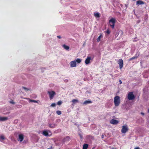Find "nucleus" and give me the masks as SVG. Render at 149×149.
<instances>
[{
  "label": "nucleus",
  "instance_id": "a211bd4d",
  "mask_svg": "<svg viewBox=\"0 0 149 149\" xmlns=\"http://www.w3.org/2000/svg\"><path fill=\"white\" fill-rule=\"evenodd\" d=\"M56 126L55 124H50L49 125V127L51 128H54Z\"/></svg>",
  "mask_w": 149,
  "mask_h": 149
},
{
  "label": "nucleus",
  "instance_id": "7ed1b4c3",
  "mask_svg": "<svg viewBox=\"0 0 149 149\" xmlns=\"http://www.w3.org/2000/svg\"><path fill=\"white\" fill-rule=\"evenodd\" d=\"M42 134L44 136H50L52 135V133L49 130H44L43 131Z\"/></svg>",
  "mask_w": 149,
  "mask_h": 149
},
{
  "label": "nucleus",
  "instance_id": "20e7f679",
  "mask_svg": "<svg viewBox=\"0 0 149 149\" xmlns=\"http://www.w3.org/2000/svg\"><path fill=\"white\" fill-rule=\"evenodd\" d=\"M48 93L49 95V97L50 99H52L55 95H56V93L53 91H49Z\"/></svg>",
  "mask_w": 149,
  "mask_h": 149
},
{
  "label": "nucleus",
  "instance_id": "e433bc0d",
  "mask_svg": "<svg viewBox=\"0 0 149 149\" xmlns=\"http://www.w3.org/2000/svg\"><path fill=\"white\" fill-rule=\"evenodd\" d=\"M68 137H67L66 138V139H68Z\"/></svg>",
  "mask_w": 149,
  "mask_h": 149
},
{
  "label": "nucleus",
  "instance_id": "393cba45",
  "mask_svg": "<svg viewBox=\"0 0 149 149\" xmlns=\"http://www.w3.org/2000/svg\"><path fill=\"white\" fill-rule=\"evenodd\" d=\"M56 104L55 103H53L51 105V107H54L56 106Z\"/></svg>",
  "mask_w": 149,
  "mask_h": 149
},
{
  "label": "nucleus",
  "instance_id": "cd10ccee",
  "mask_svg": "<svg viewBox=\"0 0 149 149\" xmlns=\"http://www.w3.org/2000/svg\"><path fill=\"white\" fill-rule=\"evenodd\" d=\"M110 31L109 29H107V33L108 34H109L110 33Z\"/></svg>",
  "mask_w": 149,
  "mask_h": 149
},
{
  "label": "nucleus",
  "instance_id": "7c9ffc66",
  "mask_svg": "<svg viewBox=\"0 0 149 149\" xmlns=\"http://www.w3.org/2000/svg\"><path fill=\"white\" fill-rule=\"evenodd\" d=\"M57 37L59 38H61V37L60 36H57Z\"/></svg>",
  "mask_w": 149,
  "mask_h": 149
},
{
  "label": "nucleus",
  "instance_id": "dca6fc26",
  "mask_svg": "<svg viewBox=\"0 0 149 149\" xmlns=\"http://www.w3.org/2000/svg\"><path fill=\"white\" fill-rule=\"evenodd\" d=\"M92 103L91 101L86 100L83 103V104H88L91 103Z\"/></svg>",
  "mask_w": 149,
  "mask_h": 149
},
{
  "label": "nucleus",
  "instance_id": "2f4dec72",
  "mask_svg": "<svg viewBox=\"0 0 149 149\" xmlns=\"http://www.w3.org/2000/svg\"><path fill=\"white\" fill-rule=\"evenodd\" d=\"M119 82H120V84H122V81H121L120 80Z\"/></svg>",
  "mask_w": 149,
  "mask_h": 149
},
{
  "label": "nucleus",
  "instance_id": "ddd939ff",
  "mask_svg": "<svg viewBox=\"0 0 149 149\" xmlns=\"http://www.w3.org/2000/svg\"><path fill=\"white\" fill-rule=\"evenodd\" d=\"M5 139L4 136L3 135H0V141L1 142H3Z\"/></svg>",
  "mask_w": 149,
  "mask_h": 149
},
{
  "label": "nucleus",
  "instance_id": "4468645a",
  "mask_svg": "<svg viewBox=\"0 0 149 149\" xmlns=\"http://www.w3.org/2000/svg\"><path fill=\"white\" fill-rule=\"evenodd\" d=\"M72 105H74L75 103L78 102L79 101L77 100L74 99L72 100Z\"/></svg>",
  "mask_w": 149,
  "mask_h": 149
},
{
  "label": "nucleus",
  "instance_id": "0eeeda50",
  "mask_svg": "<svg viewBox=\"0 0 149 149\" xmlns=\"http://www.w3.org/2000/svg\"><path fill=\"white\" fill-rule=\"evenodd\" d=\"M115 21V19L113 18L111 19L109 21V25L113 28L114 27Z\"/></svg>",
  "mask_w": 149,
  "mask_h": 149
},
{
  "label": "nucleus",
  "instance_id": "f8f14e48",
  "mask_svg": "<svg viewBox=\"0 0 149 149\" xmlns=\"http://www.w3.org/2000/svg\"><path fill=\"white\" fill-rule=\"evenodd\" d=\"M7 119L8 118L7 117L0 116V121H4L7 120Z\"/></svg>",
  "mask_w": 149,
  "mask_h": 149
},
{
  "label": "nucleus",
  "instance_id": "72a5a7b5",
  "mask_svg": "<svg viewBox=\"0 0 149 149\" xmlns=\"http://www.w3.org/2000/svg\"><path fill=\"white\" fill-rule=\"evenodd\" d=\"M141 114L143 115H144V113H141Z\"/></svg>",
  "mask_w": 149,
  "mask_h": 149
},
{
  "label": "nucleus",
  "instance_id": "a878e982",
  "mask_svg": "<svg viewBox=\"0 0 149 149\" xmlns=\"http://www.w3.org/2000/svg\"><path fill=\"white\" fill-rule=\"evenodd\" d=\"M22 88L24 89L26 91H28L30 90L29 89L27 88H26V87H23Z\"/></svg>",
  "mask_w": 149,
  "mask_h": 149
},
{
  "label": "nucleus",
  "instance_id": "6ab92c4d",
  "mask_svg": "<svg viewBox=\"0 0 149 149\" xmlns=\"http://www.w3.org/2000/svg\"><path fill=\"white\" fill-rule=\"evenodd\" d=\"M144 4V3L143 2L139 0L137 1L136 2L137 4Z\"/></svg>",
  "mask_w": 149,
  "mask_h": 149
},
{
  "label": "nucleus",
  "instance_id": "f257e3e1",
  "mask_svg": "<svg viewBox=\"0 0 149 149\" xmlns=\"http://www.w3.org/2000/svg\"><path fill=\"white\" fill-rule=\"evenodd\" d=\"M82 61L81 58H77L73 61H71L70 63V65L71 67H75L77 66V63H80Z\"/></svg>",
  "mask_w": 149,
  "mask_h": 149
},
{
  "label": "nucleus",
  "instance_id": "9d476101",
  "mask_svg": "<svg viewBox=\"0 0 149 149\" xmlns=\"http://www.w3.org/2000/svg\"><path fill=\"white\" fill-rule=\"evenodd\" d=\"M110 123L111 124L115 125L118 124L119 123V121L117 120L112 119L110 120Z\"/></svg>",
  "mask_w": 149,
  "mask_h": 149
},
{
  "label": "nucleus",
  "instance_id": "b1692460",
  "mask_svg": "<svg viewBox=\"0 0 149 149\" xmlns=\"http://www.w3.org/2000/svg\"><path fill=\"white\" fill-rule=\"evenodd\" d=\"M56 113L58 115H60L61 114V111H56Z\"/></svg>",
  "mask_w": 149,
  "mask_h": 149
},
{
  "label": "nucleus",
  "instance_id": "5701e85b",
  "mask_svg": "<svg viewBox=\"0 0 149 149\" xmlns=\"http://www.w3.org/2000/svg\"><path fill=\"white\" fill-rule=\"evenodd\" d=\"M29 102H33L35 103H37V101L34 100H29Z\"/></svg>",
  "mask_w": 149,
  "mask_h": 149
},
{
  "label": "nucleus",
  "instance_id": "412c9836",
  "mask_svg": "<svg viewBox=\"0 0 149 149\" xmlns=\"http://www.w3.org/2000/svg\"><path fill=\"white\" fill-rule=\"evenodd\" d=\"M102 35L101 34L98 37V38L97 39V42H99L100 40V38L102 37Z\"/></svg>",
  "mask_w": 149,
  "mask_h": 149
},
{
  "label": "nucleus",
  "instance_id": "f03ea898",
  "mask_svg": "<svg viewBox=\"0 0 149 149\" xmlns=\"http://www.w3.org/2000/svg\"><path fill=\"white\" fill-rule=\"evenodd\" d=\"M114 102L116 106H118L120 103V97L118 96H116L114 99Z\"/></svg>",
  "mask_w": 149,
  "mask_h": 149
},
{
  "label": "nucleus",
  "instance_id": "f704fd0d",
  "mask_svg": "<svg viewBox=\"0 0 149 149\" xmlns=\"http://www.w3.org/2000/svg\"><path fill=\"white\" fill-rule=\"evenodd\" d=\"M133 1H136V0H132Z\"/></svg>",
  "mask_w": 149,
  "mask_h": 149
},
{
  "label": "nucleus",
  "instance_id": "1a4fd4ad",
  "mask_svg": "<svg viewBox=\"0 0 149 149\" xmlns=\"http://www.w3.org/2000/svg\"><path fill=\"white\" fill-rule=\"evenodd\" d=\"M91 60H92L91 57L90 56H87L86 58L85 61V62L86 65L88 64Z\"/></svg>",
  "mask_w": 149,
  "mask_h": 149
},
{
  "label": "nucleus",
  "instance_id": "9b49d317",
  "mask_svg": "<svg viewBox=\"0 0 149 149\" xmlns=\"http://www.w3.org/2000/svg\"><path fill=\"white\" fill-rule=\"evenodd\" d=\"M24 138V135L22 134H19V135L18 140L20 142L22 141Z\"/></svg>",
  "mask_w": 149,
  "mask_h": 149
},
{
  "label": "nucleus",
  "instance_id": "6e6552de",
  "mask_svg": "<svg viewBox=\"0 0 149 149\" xmlns=\"http://www.w3.org/2000/svg\"><path fill=\"white\" fill-rule=\"evenodd\" d=\"M118 63L119 65L120 68L121 69L123 66V61L122 59H120L118 61Z\"/></svg>",
  "mask_w": 149,
  "mask_h": 149
},
{
  "label": "nucleus",
  "instance_id": "423d86ee",
  "mask_svg": "<svg viewBox=\"0 0 149 149\" xmlns=\"http://www.w3.org/2000/svg\"><path fill=\"white\" fill-rule=\"evenodd\" d=\"M134 96L133 92H129L127 95L128 99L129 100H132L134 98Z\"/></svg>",
  "mask_w": 149,
  "mask_h": 149
},
{
  "label": "nucleus",
  "instance_id": "c9c22d12",
  "mask_svg": "<svg viewBox=\"0 0 149 149\" xmlns=\"http://www.w3.org/2000/svg\"><path fill=\"white\" fill-rule=\"evenodd\" d=\"M148 112H149V109L148 110Z\"/></svg>",
  "mask_w": 149,
  "mask_h": 149
},
{
  "label": "nucleus",
  "instance_id": "2eb2a0df",
  "mask_svg": "<svg viewBox=\"0 0 149 149\" xmlns=\"http://www.w3.org/2000/svg\"><path fill=\"white\" fill-rule=\"evenodd\" d=\"M94 16L96 18L100 17V14L99 13H94Z\"/></svg>",
  "mask_w": 149,
  "mask_h": 149
},
{
  "label": "nucleus",
  "instance_id": "f3484780",
  "mask_svg": "<svg viewBox=\"0 0 149 149\" xmlns=\"http://www.w3.org/2000/svg\"><path fill=\"white\" fill-rule=\"evenodd\" d=\"M137 58H138V56L137 55H135L134 57H132V58H130L129 59V61H131L132 60H134V59H137Z\"/></svg>",
  "mask_w": 149,
  "mask_h": 149
},
{
  "label": "nucleus",
  "instance_id": "39448f33",
  "mask_svg": "<svg viewBox=\"0 0 149 149\" xmlns=\"http://www.w3.org/2000/svg\"><path fill=\"white\" fill-rule=\"evenodd\" d=\"M128 130V128L127 125H123L122 126V129L121 130V132L122 133H125Z\"/></svg>",
  "mask_w": 149,
  "mask_h": 149
},
{
  "label": "nucleus",
  "instance_id": "c85d7f7f",
  "mask_svg": "<svg viewBox=\"0 0 149 149\" xmlns=\"http://www.w3.org/2000/svg\"><path fill=\"white\" fill-rule=\"evenodd\" d=\"M10 103L13 104H15V102H13V101H10Z\"/></svg>",
  "mask_w": 149,
  "mask_h": 149
},
{
  "label": "nucleus",
  "instance_id": "473e14b6",
  "mask_svg": "<svg viewBox=\"0 0 149 149\" xmlns=\"http://www.w3.org/2000/svg\"><path fill=\"white\" fill-rule=\"evenodd\" d=\"M118 34H116L115 36H117V37L118 36Z\"/></svg>",
  "mask_w": 149,
  "mask_h": 149
},
{
  "label": "nucleus",
  "instance_id": "c756f323",
  "mask_svg": "<svg viewBox=\"0 0 149 149\" xmlns=\"http://www.w3.org/2000/svg\"><path fill=\"white\" fill-rule=\"evenodd\" d=\"M134 149H140V148L139 147H136V148H134Z\"/></svg>",
  "mask_w": 149,
  "mask_h": 149
},
{
  "label": "nucleus",
  "instance_id": "aec40b11",
  "mask_svg": "<svg viewBox=\"0 0 149 149\" xmlns=\"http://www.w3.org/2000/svg\"><path fill=\"white\" fill-rule=\"evenodd\" d=\"M63 47L66 50H68L69 49V46L65 45H63Z\"/></svg>",
  "mask_w": 149,
  "mask_h": 149
},
{
  "label": "nucleus",
  "instance_id": "bb28decb",
  "mask_svg": "<svg viewBox=\"0 0 149 149\" xmlns=\"http://www.w3.org/2000/svg\"><path fill=\"white\" fill-rule=\"evenodd\" d=\"M61 104H62V102H61V101H59L57 102V104H58V105H61Z\"/></svg>",
  "mask_w": 149,
  "mask_h": 149
},
{
  "label": "nucleus",
  "instance_id": "4be33fe9",
  "mask_svg": "<svg viewBox=\"0 0 149 149\" xmlns=\"http://www.w3.org/2000/svg\"><path fill=\"white\" fill-rule=\"evenodd\" d=\"M88 147V145L87 144H84L83 146V149H87Z\"/></svg>",
  "mask_w": 149,
  "mask_h": 149
}]
</instances>
